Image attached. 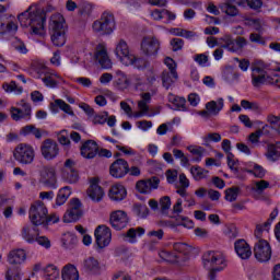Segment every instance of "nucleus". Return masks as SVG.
<instances>
[{"instance_id":"1","label":"nucleus","mask_w":280,"mask_h":280,"mask_svg":"<svg viewBox=\"0 0 280 280\" xmlns=\"http://www.w3.org/2000/svg\"><path fill=\"white\" fill-rule=\"evenodd\" d=\"M55 8L47 4L45 9L30 7L26 11L18 15V20L22 27H31V34L36 36H45V23L47 13L54 12Z\"/></svg>"},{"instance_id":"2","label":"nucleus","mask_w":280,"mask_h":280,"mask_svg":"<svg viewBox=\"0 0 280 280\" xmlns=\"http://www.w3.org/2000/svg\"><path fill=\"white\" fill-rule=\"evenodd\" d=\"M49 30L51 32L52 45H55V47H65L67 43V24L62 14L57 13L51 15Z\"/></svg>"},{"instance_id":"3","label":"nucleus","mask_w":280,"mask_h":280,"mask_svg":"<svg viewBox=\"0 0 280 280\" xmlns=\"http://www.w3.org/2000/svg\"><path fill=\"white\" fill-rule=\"evenodd\" d=\"M92 30L98 36L110 35L112 32H115V15L108 11L103 12L101 19L93 22Z\"/></svg>"},{"instance_id":"4","label":"nucleus","mask_w":280,"mask_h":280,"mask_svg":"<svg viewBox=\"0 0 280 280\" xmlns=\"http://www.w3.org/2000/svg\"><path fill=\"white\" fill-rule=\"evenodd\" d=\"M13 158L18 163H21V165H32L34 159H36V151H34V147L31 144L20 143L13 151Z\"/></svg>"},{"instance_id":"5","label":"nucleus","mask_w":280,"mask_h":280,"mask_svg":"<svg viewBox=\"0 0 280 280\" xmlns=\"http://www.w3.org/2000/svg\"><path fill=\"white\" fill-rule=\"evenodd\" d=\"M30 220L34 226H45L47 221V207L45 203L37 201L30 208Z\"/></svg>"},{"instance_id":"6","label":"nucleus","mask_w":280,"mask_h":280,"mask_svg":"<svg viewBox=\"0 0 280 280\" xmlns=\"http://www.w3.org/2000/svg\"><path fill=\"white\" fill-rule=\"evenodd\" d=\"M115 54L118 60H120V62L125 65V67H130V65H135V62H137V57L130 54V48L128 47V43H126V40L124 39H120L116 44Z\"/></svg>"},{"instance_id":"7","label":"nucleus","mask_w":280,"mask_h":280,"mask_svg":"<svg viewBox=\"0 0 280 280\" xmlns=\"http://www.w3.org/2000/svg\"><path fill=\"white\" fill-rule=\"evenodd\" d=\"M254 255L260 264L270 261V258L272 257V247H270V243L266 240H259L254 247Z\"/></svg>"},{"instance_id":"8","label":"nucleus","mask_w":280,"mask_h":280,"mask_svg":"<svg viewBox=\"0 0 280 280\" xmlns=\"http://www.w3.org/2000/svg\"><path fill=\"white\" fill-rule=\"evenodd\" d=\"M82 201L78 198H73L70 201L68 211L63 215V222H78L82 215Z\"/></svg>"},{"instance_id":"9","label":"nucleus","mask_w":280,"mask_h":280,"mask_svg":"<svg viewBox=\"0 0 280 280\" xmlns=\"http://www.w3.org/2000/svg\"><path fill=\"white\" fill-rule=\"evenodd\" d=\"M42 156L46 161H54L58 156L60 149L58 148V142L52 139H46L40 145Z\"/></svg>"},{"instance_id":"10","label":"nucleus","mask_w":280,"mask_h":280,"mask_svg":"<svg viewBox=\"0 0 280 280\" xmlns=\"http://www.w3.org/2000/svg\"><path fill=\"white\" fill-rule=\"evenodd\" d=\"M96 245L98 248H106L110 244L113 234L110 233V228L106 225H98L94 232Z\"/></svg>"},{"instance_id":"11","label":"nucleus","mask_w":280,"mask_h":280,"mask_svg":"<svg viewBox=\"0 0 280 280\" xmlns=\"http://www.w3.org/2000/svg\"><path fill=\"white\" fill-rule=\"evenodd\" d=\"M223 43L222 48L232 52L242 51L248 45V40L242 36H237L235 39H232L231 36H225Z\"/></svg>"},{"instance_id":"12","label":"nucleus","mask_w":280,"mask_h":280,"mask_svg":"<svg viewBox=\"0 0 280 280\" xmlns=\"http://www.w3.org/2000/svg\"><path fill=\"white\" fill-rule=\"evenodd\" d=\"M161 49V43L156 37H144L141 42V51L144 56L152 57L159 54Z\"/></svg>"},{"instance_id":"13","label":"nucleus","mask_w":280,"mask_h":280,"mask_svg":"<svg viewBox=\"0 0 280 280\" xmlns=\"http://www.w3.org/2000/svg\"><path fill=\"white\" fill-rule=\"evenodd\" d=\"M86 195L90 197L92 202H102L104 199V188L100 186V179L93 177L90 180V187L86 190Z\"/></svg>"},{"instance_id":"14","label":"nucleus","mask_w":280,"mask_h":280,"mask_svg":"<svg viewBox=\"0 0 280 280\" xmlns=\"http://www.w3.org/2000/svg\"><path fill=\"white\" fill-rule=\"evenodd\" d=\"M130 172V166L128 162L124 159H117L110 166H109V174L114 178H124L126 174Z\"/></svg>"},{"instance_id":"15","label":"nucleus","mask_w":280,"mask_h":280,"mask_svg":"<svg viewBox=\"0 0 280 280\" xmlns=\"http://www.w3.org/2000/svg\"><path fill=\"white\" fill-rule=\"evenodd\" d=\"M161 179L156 176H153L149 179L138 180L136 184V189L139 194H151L152 189H159Z\"/></svg>"},{"instance_id":"16","label":"nucleus","mask_w":280,"mask_h":280,"mask_svg":"<svg viewBox=\"0 0 280 280\" xmlns=\"http://www.w3.org/2000/svg\"><path fill=\"white\" fill-rule=\"evenodd\" d=\"M94 58L96 62L101 65L102 69H113V61L110 60V57H108V50L106 49V46H96Z\"/></svg>"},{"instance_id":"17","label":"nucleus","mask_w":280,"mask_h":280,"mask_svg":"<svg viewBox=\"0 0 280 280\" xmlns=\"http://www.w3.org/2000/svg\"><path fill=\"white\" fill-rule=\"evenodd\" d=\"M109 222L116 231H121L128 226V214L125 211L118 210L110 214Z\"/></svg>"},{"instance_id":"18","label":"nucleus","mask_w":280,"mask_h":280,"mask_svg":"<svg viewBox=\"0 0 280 280\" xmlns=\"http://www.w3.org/2000/svg\"><path fill=\"white\" fill-rule=\"evenodd\" d=\"M40 183L46 187L56 189V168L51 166H44L40 172Z\"/></svg>"},{"instance_id":"19","label":"nucleus","mask_w":280,"mask_h":280,"mask_svg":"<svg viewBox=\"0 0 280 280\" xmlns=\"http://www.w3.org/2000/svg\"><path fill=\"white\" fill-rule=\"evenodd\" d=\"M83 159H95L100 152V145L94 140L83 142L80 148Z\"/></svg>"},{"instance_id":"20","label":"nucleus","mask_w":280,"mask_h":280,"mask_svg":"<svg viewBox=\"0 0 280 280\" xmlns=\"http://www.w3.org/2000/svg\"><path fill=\"white\" fill-rule=\"evenodd\" d=\"M270 77H266V71L261 68L252 69V84L255 89H259L262 84L267 82L270 84Z\"/></svg>"},{"instance_id":"21","label":"nucleus","mask_w":280,"mask_h":280,"mask_svg":"<svg viewBox=\"0 0 280 280\" xmlns=\"http://www.w3.org/2000/svg\"><path fill=\"white\" fill-rule=\"evenodd\" d=\"M25 259H27L25 249H13L8 254V264H10V266H15L16 268L25 262Z\"/></svg>"},{"instance_id":"22","label":"nucleus","mask_w":280,"mask_h":280,"mask_svg":"<svg viewBox=\"0 0 280 280\" xmlns=\"http://www.w3.org/2000/svg\"><path fill=\"white\" fill-rule=\"evenodd\" d=\"M234 248L238 257H241L242 259H250L253 250H250V245H248L245 240H237L234 243Z\"/></svg>"},{"instance_id":"23","label":"nucleus","mask_w":280,"mask_h":280,"mask_svg":"<svg viewBox=\"0 0 280 280\" xmlns=\"http://www.w3.org/2000/svg\"><path fill=\"white\" fill-rule=\"evenodd\" d=\"M224 108V98H218V101H210L206 104V109L201 112L203 117H209V115H219L220 110Z\"/></svg>"},{"instance_id":"24","label":"nucleus","mask_w":280,"mask_h":280,"mask_svg":"<svg viewBox=\"0 0 280 280\" xmlns=\"http://www.w3.org/2000/svg\"><path fill=\"white\" fill-rule=\"evenodd\" d=\"M208 264H211V266H220L219 268H223V270L226 267V258H224V254L220 252H210L209 258L206 259Z\"/></svg>"},{"instance_id":"25","label":"nucleus","mask_w":280,"mask_h":280,"mask_svg":"<svg viewBox=\"0 0 280 280\" xmlns=\"http://www.w3.org/2000/svg\"><path fill=\"white\" fill-rule=\"evenodd\" d=\"M127 195L128 192L126 191V187L121 184H116L109 189V198L116 202L124 200Z\"/></svg>"},{"instance_id":"26","label":"nucleus","mask_w":280,"mask_h":280,"mask_svg":"<svg viewBox=\"0 0 280 280\" xmlns=\"http://www.w3.org/2000/svg\"><path fill=\"white\" fill-rule=\"evenodd\" d=\"M61 278L62 280H79L80 273L78 272L75 266L69 264L63 267Z\"/></svg>"},{"instance_id":"27","label":"nucleus","mask_w":280,"mask_h":280,"mask_svg":"<svg viewBox=\"0 0 280 280\" xmlns=\"http://www.w3.org/2000/svg\"><path fill=\"white\" fill-rule=\"evenodd\" d=\"M162 85L164 86V89L168 90L170 86H172V84H174V82H176V80H178V72L176 71H167L164 70L162 72Z\"/></svg>"},{"instance_id":"28","label":"nucleus","mask_w":280,"mask_h":280,"mask_svg":"<svg viewBox=\"0 0 280 280\" xmlns=\"http://www.w3.org/2000/svg\"><path fill=\"white\" fill-rule=\"evenodd\" d=\"M173 250L176 255H180V261H187V257L189 253H191V246L187 245L186 243H174Z\"/></svg>"},{"instance_id":"29","label":"nucleus","mask_w":280,"mask_h":280,"mask_svg":"<svg viewBox=\"0 0 280 280\" xmlns=\"http://www.w3.org/2000/svg\"><path fill=\"white\" fill-rule=\"evenodd\" d=\"M50 108L52 113H58V108L67 113L68 115H73V110H71V105L67 104L65 101L58 98L55 103L50 104Z\"/></svg>"},{"instance_id":"30","label":"nucleus","mask_w":280,"mask_h":280,"mask_svg":"<svg viewBox=\"0 0 280 280\" xmlns=\"http://www.w3.org/2000/svg\"><path fill=\"white\" fill-rule=\"evenodd\" d=\"M114 86H117L119 91H126V89L130 86V81L128 80V77L124 74V72L118 71L117 79L114 82Z\"/></svg>"},{"instance_id":"31","label":"nucleus","mask_w":280,"mask_h":280,"mask_svg":"<svg viewBox=\"0 0 280 280\" xmlns=\"http://www.w3.org/2000/svg\"><path fill=\"white\" fill-rule=\"evenodd\" d=\"M31 69L36 73L37 78H40L42 80L49 73V68L42 62H33Z\"/></svg>"},{"instance_id":"32","label":"nucleus","mask_w":280,"mask_h":280,"mask_svg":"<svg viewBox=\"0 0 280 280\" xmlns=\"http://www.w3.org/2000/svg\"><path fill=\"white\" fill-rule=\"evenodd\" d=\"M69 196H71V187L65 186L61 188L57 195L56 205L58 207L65 205L67 200H69Z\"/></svg>"},{"instance_id":"33","label":"nucleus","mask_w":280,"mask_h":280,"mask_svg":"<svg viewBox=\"0 0 280 280\" xmlns=\"http://www.w3.org/2000/svg\"><path fill=\"white\" fill-rule=\"evenodd\" d=\"M160 257L161 259H163L164 261H170L171 264L174 262H180L183 261V256L180 255H176L175 252H166V250H162L160 253Z\"/></svg>"},{"instance_id":"34","label":"nucleus","mask_w":280,"mask_h":280,"mask_svg":"<svg viewBox=\"0 0 280 280\" xmlns=\"http://www.w3.org/2000/svg\"><path fill=\"white\" fill-rule=\"evenodd\" d=\"M21 135L24 137H27V135H33L35 139H42L43 133L40 132V129L36 128L34 125H27L21 129Z\"/></svg>"},{"instance_id":"35","label":"nucleus","mask_w":280,"mask_h":280,"mask_svg":"<svg viewBox=\"0 0 280 280\" xmlns=\"http://www.w3.org/2000/svg\"><path fill=\"white\" fill-rule=\"evenodd\" d=\"M60 278V270L57 266L48 265L45 269V280H58Z\"/></svg>"},{"instance_id":"36","label":"nucleus","mask_w":280,"mask_h":280,"mask_svg":"<svg viewBox=\"0 0 280 280\" xmlns=\"http://www.w3.org/2000/svg\"><path fill=\"white\" fill-rule=\"evenodd\" d=\"M265 156L268 159V161H271L275 163V161H279L280 159V151H278L277 147L275 144L269 143L267 144V152Z\"/></svg>"},{"instance_id":"37","label":"nucleus","mask_w":280,"mask_h":280,"mask_svg":"<svg viewBox=\"0 0 280 280\" xmlns=\"http://www.w3.org/2000/svg\"><path fill=\"white\" fill-rule=\"evenodd\" d=\"M83 266L89 272H100V261L93 257L85 259Z\"/></svg>"},{"instance_id":"38","label":"nucleus","mask_w":280,"mask_h":280,"mask_svg":"<svg viewBox=\"0 0 280 280\" xmlns=\"http://www.w3.org/2000/svg\"><path fill=\"white\" fill-rule=\"evenodd\" d=\"M241 191L242 189L237 186L225 189V200H228V202H235Z\"/></svg>"},{"instance_id":"39","label":"nucleus","mask_w":280,"mask_h":280,"mask_svg":"<svg viewBox=\"0 0 280 280\" xmlns=\"http://www.w3.org/2000/svg\"><path fill=\"white\" fill-rule=\"evenodd\" d=\"M268 128H270V126L266 125L262 127V129H258L256 132L250 133L248 140L252 142V144L257 145L261 135H268Z\"/></svg>"},{"instance_id":"40","label":"nucleus","mask_w":280,"mask_h":280,"mask_svg":"<svg viewBox=\"0 0 280 280\" xmlns=\"http://www.w3.org/2000/svg\"><path fill=\"white\" fill-rule=\"evenodd\" d=\"M22 237L28 244H34V242H36V232L35 234L32 233V228H30V225H25L22 228Z\"/></svg>"},{"instance_id":"41","label":"nucleus","mask_w":280,"mask_h":280,"mask_svg":"<svg viewBox=\"0 0 280 280\" xmlns=\"http://www.w3.org/2000/svg\"><path fill=\"white\" fill-rule=\"evenodd\" d=\"M190 174L194 176L195 180H202V178H207V174H209V171L200 166H192L190 168Z\"/></svg>"},{"instance_id":"42","label":"nucleus","mask_w":280,"mask_h":280,"mask_svg":"<svg viewBox=\"0 0 280 280\" xmlns=\"http://www.w3.org/2000/svg\"><path fill=\"white\" fill-rule=\"evenodd\" d=\"M33 231L36 233L35 242H37L39 246H43L44 248H51V242L47 236H40L37 228L33 229Z\"/></svg>"},{"instance_id":"43","label":"nucleus","mask_w":280,"mask_h":280,"mask_svg":"<svg viewBox=\"0 0 280 280\" xmlns=\"http://www.w3.org/2000/svg\"><path fill=\"white\" fill-rule=\"evenodd\" d=\"M221 10L228 14V16H237L240 14V10L237 7L233 5L231 1H226L222 7Z\"/></svg>"},{"instance_id":"44","label":"nucleus","mask_w":280,"mask_h":280,"mask_svg":"<svg viewBox=\"0 0 280 280\" xmlns=\"http://www.w3.org/2000/svg\"><path fill=\"white\" fill-rule=\"evenodd\" d=\"M133 212L138 218H147V215L150 213V209H148V206L141 205V203H136L133 206Z\"/></svg>"},{"instance_id":"45","label":"nucleus","mask_w":280,"mask_h":280,"mask_svg":"<svg viewBox=\"0 0 280 280\" xmlns=\"http://www.w3.org/2000/svg\"><path fill=\"white\" fill-rule=\"evenodd\" d=\"M62 242L66 248H73L78 244V237L71 233H67L63 235Z\"/></svg>"},{"instance_id":"46","label":"nucleus","mask_w":280,"mask_h":280,"mask_svg":"<svg viewBox=\"0 0 280 280\" xmlns=\"http://www.w3.org/2000/svg\"><path fill=\"white\" fill-rule=\"evenodd\" d=\"M7 280H21V267L9 268L5 273Z\"/></svg>"},{"instance_id":"47","label":"nucleus","mask_w":280,"mask_h":280,"mask_svg":"<svg viewBox=\"0 0 280 280\" xmlns=\"http://www.w3.org/2000/svg\"><path fill=\"white\" fill-rule=\"evenodd\" d=\"M267 121L270 124V126L273 130H276L277 132L280 133V115L275 116V115L270 114L267 117Z\"/></svg>"},{"instance_id":"48","label":"nucleus","mask_w":280,"mask_h":280,"mask_svg":"<svg viewBox=\"0 0 280 280\" xmlns=\"http://www.w3.org/2000/svg\"><path fill=\"white\" fill-rule=\"evenodd\" d=\"M247 174H254L256 178H264L266 170L261 165L255 164L253 170H247Z\"/></svg>"},{"instance_id":"49","label":"nucleus","mask_w":280,"mask_h":280,"mask_svg":"<svg viewBox=\"0 0 280 280\" xmlns=\"http://www.w3.org/2000/svg\"><path fill=\"white\" fill-rule=\"evenodd\" d=\"M173 156L178 159L182 165L187 166L189 165V159L185 156V153L180 149H173Z\"/></svg>"},{"instance_id":"50","label":"nucleus","mask_w":280,"mask_h":280,"mask_svg":"<svg viewBox=\"0 0 280 280\" xmlns=\"http://www.w3.org/2000/svg\"><path fill=\"white\" fill-rule=\"evenodd\" d=\"M244 3H247L248 8L252 10H259L261 5H264V2L261 0H241L238 2V5H244Z\"/></svg>"},{"instance_id":"51","label":"nucleus","mask_w":280,"mask_h":280,"mask_svg":"<svg viewBox=\"0 0 280 280\" xmlns=\"http://www.w3.org/2000/svg\"><path fill=\"white\" fill-rule=\"evenodd\" d=\"M63 180L73 184L79 179L78 171L62 172Z\"/></svg>"},{"instance_id":"52","label":"nucleus","mask_w":280,"mask_h":280,"mask_svg":"<svg viewBox=\"0 0 280 280\" xmlns=\"http://www.w3.org/2000/svg\"><path fill=\"white\" fill-rule=\"evenodd\" d=\"M42 81L46 86H49L50 89H56V86H58V81L54 80V74H51L50 72L42 78Z\"/></svg>"},{"instance_id":"53","label":"nucleus","mask_w":280,"mask_h":280,"mask_svg":"<svg viewBox=\"0 0 280 280\" xmlns=\"http://www.w3.org/2000/svg\"><path fill=\"white\" fill-rule=\"evenodd\" d=\"M205 145H209V141H213L214 143H220L222 141V136L218 132H210L205 138Z\"/></svg>"},{"instance_id":"54","label":"nucleus","mask_w":280,"mask_h":280,"mask_svg":"<svg viewBox=\"0 0 280 280\" xmlns=\"http://www.w3.org/2000/svg\"><path fill=\"white\" fill-rule=\"evenodd\" d=\"M160 207L162 213L170 211V207H172V199L170 196H164L160 199Z\"/></svg>"},{"instance_id":"55","label":"nucleus","mask_w":280,"mask_h":280,"mask_svg":"<svg viewBox=\"0 0 280 280\" xmlns=\"http://www.w3.org/2000/svg\"><path fill=\"white\" fill-rule=\"evenodd\" d=\"M107 119H108V112H103L102 114L95 115L92 121L95 126H97V124L103 126V124H106Z\"/></svg>"},{"instance_id":"56","label":"nucleus","mask_w":280,"mask_h":280,"mask_svg":"<svg viewBox=\"0 0 280 280\" xmlns=\"http://www.w3.org/2000/svg\"><path fill=\"white\" fill-rule=\"evenodd\" d=\"M145 233V230L143 228H131L127 231L126 237H129V240L133 241L137 235H143Z\"/></svg>"},{"instance_id":"57","label":"nucleus","mask_w":280,"mask_h":280,"mask_svg":"<svg viewBox=\"0 0 280 280\" xmlns=\"http://www.w3.org/2000/svg\"><path fill=\"white\" fill-rule=\"evenodd\" d=\"M166 180L170 185H174V183H176V180H178V171L167 170L166 171Z\"/></svg>"},{"instance_id":"58","label":"nucleus","mask_w":280,"mask_h":280,"mask_svg":"<svg viewBox=\"0 0 280 280\" xmlns=\"http://www.w3.org/2000/svg\"><path fill=\"white\" fill-rule=\"evenodd\" d=\"M185 45V40L180 39V38H173L171 39V46L173 51H180V49H183Z\"/></svg>"},{"instance_id":"59","label":"nucleus","mask_w":280,"mask_h":280,"mask_svg":"<svg viewBox=\"0 0 280 280\" xmlns=\"http://www.w3.org/2000/svg\"><path fill=\"white\" fill-rule=\"evenodd\" d=\"M228 165L232 172H240L237 168V161H235V155L233 153H229L228 155Z\"/></svg>"},{"instance_id":"60","label":"nucleus","mask_w":280,"mask_h":280,"mask_svg":"<svg viewBox=\"0 0 280 280\" xmlns=\"http://www.w3.org/2000/svg\"><path fill=\"white\" fill-rule=\"evenodd\" d=\"M222 270H224V267H212L209 270L208 280H215V279H218V272H222Z\"/></svg>"},{"instance_id":"61","label":"nucleus","mask_w":280,"mask_h":280,"mask_svg":"<svg viewBox=\"0 0 280 280\" xmlns=\"http://www.w3.org/2000/svg\"><path fill=\"white\" fill-rule=\"evenodd\" d=\"M138 108L140 109V113L136 114V117H141V115H145V113L150 110L145 101H139Z\"/></svg>"},{"instance_id":"62","label":"nucleus","mask_w":280,"mask_h":280,"mask_svg":"<svg viewBox=\"0 0 280 280\" xmlns=\"http://www.w3.org/2000/svg\"><path fill=\"white\" fill-rule=\"evenodd\" d=\"M58 141L61 143V145H69V143H71V140H69V136L67 135L66 130H62L58 135Z\"/></svg>"},{"instance_id":"63","label":"nucleus","mask_w":280,"mask_h":280,"mask_svg":"<svg viewBox=\"0 0 280 280\" xmlns=\"http://www.w3.org/2000/svg\"><path fill=\"white\" fill-rule=\"evenodd\" d=\"M75 162L71 159L66 160L62 172H74Z\"/></svg>"},{"instance_id":"64","label":"nucleus","mask_w":280,"mask_h":280,"mask_svg":"<svg viewBox=\"0 0 280 280\" xmlns=\"http://www.w3.org/2000/svg\"><path fill=\"white\" fill-rule=\"evenodd\" d=\"M113 280H132L129 275H125L124 271H118L114 275Z\"/></svg>"}]
</instances>
